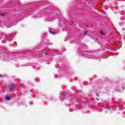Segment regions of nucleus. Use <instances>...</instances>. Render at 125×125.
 Instances as JSON below:
<instances>
[{
  "label": "nucleus",
  "instance_id": "f257e3e1",
  "mask_svg": "<svg viewBox=\"0 0 125 125\" xmlns=\"http://www.w3.org/2000/svg\"><path fill=\"white\" fill-rule=\"evenodd\" d=\"M8 89L9 90V92H12L13 90H14V88L13 87V85H9Z\"/></svg>",
  "mask_w": 125,
  "mask_h": 125
},
{
  "label": "nucleus",
  "instance_id": "f03ea898",
  "mask_svg": "<svg viewBox=\"0 0 125 125\" xmlns=\"http://www.w3.org/2000/svg\"><path fill=\"white\" fill-rule=\"evenodd\" d=\"M11 99V97L7 96L6 97V100H10Z\"/></svg>",
  "mask_w": 125,
  "mask_h": 125
},
{
  "label": "nucleus",
  "instance_id": "7ed1b4c3",
  "mask_svg": "<svg viewBox=\"0 0 125 125\" xmlns=\"http://www.w3.org/2000/svg\"><path fill=\"white\" fill-rule=\"evenodd\" d=\"M87 33H88V31H85V32H84V36H85V35H86L87 34Z\"/></svg>",
  "mask_w": 125,
  "mask_h": 125
},
{
  "label": "nucleus",
  "instance_id": "20e7f679",
  "mask_svg": "<svg viewBox=\"0 0 125 125\" xmlns=\"http://www.w3.org/2000/svg\"><path fill=\"white\" fill-rule=\"evenodd\" d=\"M0 16H4L5 15V14H2V13H0Z\"/></svg>",
  "mask_w": 125,
  "mask_h": 125
},
{
  "label": "nucleus",
  "instance_id": "39448f33",
  "mask_svg": "<svg viewBox=\"0 0 125 125\" xmlns=\"http://www.w3.org/2000/svg\"><path fill=\"white\" fill-rule=\"evenodd\" d=\"M100 34H101V35H104V32H103V31H101V32H100Z\"/></svg>",
  "mask_w": 125,
  "mask_h": 125
},
{
  "label": "nucleus",
  "instance_id": "423d86ee",
  "mask_svg": "<svg viewBox=\"0 0 125 125\" xmlns=\"http://www.w3.org/2000/svg\"><path fill=\"white\" fill-rule=\"evenodd\" d=\"M56 32H51V34H52V35H54V34H56Z\"/></svg>",
  "mask_w": 125,
  "mask_h": 125
},
{
  "label": "nucleus",
  "instance_id": "0eeeda50",
  "mask_svg": "<svg viewBox=\"0 0 125 125\" xmlns=\"http://www.w3.org/2000/svg\"><path fill=\"white\" fill-rule=\"evenodd\" d=\"M59 15H61V13H60V14H59Z\"/></svg>",
  "mask_w": 125,
  "mask_h": 125
}]
</instances>
